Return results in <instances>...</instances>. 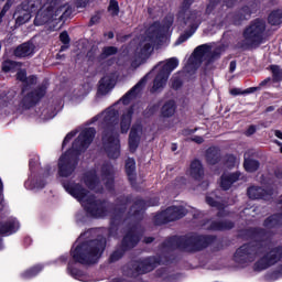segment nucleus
I'll use <instances>...</instances> for the list:
<instances>
[{
  "mask_svg": "<svg viewBox=\"0 0 282 282\" xmlns=\"http://www.w3.org/2000/svg\"><path fill=\"white\" fill-rule=\"evenodd\" d=\"M147 85V78L141 79L131 90H129L118 102L106 109L93 119L102 131V144L106 153L112 160L120 158V140L118 139V116L120 118L121 133H127L131 129V118L142 111V104H134L127 109V105L142 91Z\"/></svg>",
  "mask_w": 282,
  "mask_h": 282,
  "instance_id": "f257e3e1",
  "label": "nucleus"
},
{
  "mask_svg": "<svg viewBox=\"0 0 282 282\" xmlns=\"http://www.w3.org/2000/svg\"><path fill=\"white\" fill-rule=\"evenodd\" d=\"M171 25H173V17L169 15L163 23L155 22L147 30L145 34L140 37V42L134 51L132 67H139L153 54L154 48L159 50V47L169 43Z\"/></svg>",
  "mask_w": 282,
  "mask_h": 282,
  "instance_id": "f03ea898",
  "label": "nucleus"
},
{
  "mask_svg": "<svg viewBox=\"0 0 282 282\" xmlns=\"http://www.w3.org/2000/svg\"><path fill=\"white\" fill-rule=\"evenodd\" d=\"M94 230H88L79 236L72 250V257L77 263H96L105 250V239L91 240Z\"/></svg>",
  "mask_w": 282,
  "mask_h": 282,
  "instance_id": "7ed1b4c3",
  "label": "nucleus"
},
{
  "mask_svg": "<svg viewBox=\"0 0 282 282\" xmlns=\"http://www.w3.org/2000/svg\"><path fill=\"white\" fill-rule=\"evenodd\" d=\"M96 129L87 128L83 130L78 138L74 141L73 148L64 153L58 160V175L61 177H69L76 169V158L94 142Z\"/></svg>",
  "mask_w": 282,
  "mask_h": 282,
  "instance_id": "20e7f679",
  "label": "nucleus"
},
{
  "mask_svg": "<svg viewBox=\"0 0 282 282\" xmlns=\"http://www.w3.org/2000/svg\"><path fill=\"white\" fill-rule=\"evenodd\" d=\"M64 188L79 202L85 208L86 213L90 215V217H96L97 219L100 217H106L107 207H105V203L97 200L94 195L89 194L83 186L78 183H64Z\"/></svg>",
  "mask_w": 282,
  "mask_h": 282,
  "instance_id": "39448f33",
  "label": "nucleus"
},
{
  "mask_svg": "<svg viewBox=\"0 0 282 282\" xmlns=\"http://www.w3.org/2000/svg\"><path fill=\"white\" fill-rule=\"evenodd\" d=\"M194 1H183V9L178 13L177 21L181 28H186L187 32L178 37L175 45H182V43L188 41L195 34V30L199 28V23H202V13L187 9Z\"/></svg>",
  "mask_w": 282,
  "mask_h": 282,
  "instance_id": "423d86ee",
  "label": "nucleus"
},
{
  "mask_svg": "<svg viewBox=\"0 0 282 282\" xmlns=\"http://www.w3.org/2000/svg\"><path fill=\"white\" fill-rule=\"evenodd\" d=\"M100 180L108 191L111 189V186H113V167L109 163L99 165L97 170L84 175V183L91 191H100Z\"/></svg>",
  "mask_w": 282,
  "mask_h": 282,
  "instance_id": "0eeeda50",
  "label": "nucleus"
},
{
  "mask_svg": "<svg viewBox=\"0 0 282 282\" xmlns=\"http://www.w3.org/2000/svg\"><path fill=\"white\" fill-rule=\"evenodd\" d=\"M180 65V61L175 57H171L165 62H160L151 72V74H155L153 86L151 91L153 94L158 91H162L164 87H166V83L169 80V76H171V72H173Z\"/></svg>",
  "mask_w": 282,
  "mask_h": 282,
  "instance_id": "6e6552de",
  "label": "nucleus"
},
{
  "mask_svg": "<svg viewBox=\"0 0 282 282\" xmlns=\"http://www.w3.org/2000/svg\"><path fill=\"white\" fill-rule=\"evenodd\" d=\"M219 56V52L215 53V47L209 45H200L195 48L193 55L189 57L187 62L186 69H197L202 63L205 65H208V63H212V61H215Z\"/></svg>",
  "mask_w": 282,
  "mask_h": 282,
  "instance_id": "1a4fd4ad",
  "label": "nucleus"
},
{
  "mask_svg": "<svg viewBox=\"0 0 282 282\" xmlns=\"http://www.w3.org/2000/svg\"><path fill=\"white\" fill-rule=\"evenodd\" d=\"M69 10L68 6L55 4L54 7L42 8L34 20L35 25H45L50 21H56L57 19H63V14Z\"/></svg>",
  "mask_w": 282,
  "mask_h": 282,
  "instance_id": "9d476101",
  "label": "nucleus"
},
{
  "mask_svg": "<svg viewBox=\"0 0 282 282\" xmlns=\"http://www.w3.org/2000/svg\"><path fill=\"white\" fill-rule=\"evenodd\" d=\"M155 258H148L142 261L132 262L123 267V276L127 279H133L138 276V274H147V272H151L155 265H158Z\"/></svg>",
  "mask_w": 282,
  "mask_h": 282,
  "instance_id": "9b49d317",
  "label": "nucleus"
},
{
  "mask_svg": "<svg viewBox=\"0 0 282 282\" xmlns=\"http://www.w3.org/2000/svg\"><path fill=\"white\" fill-rule=\"evenodd\" d=\"M265 32V21L254 20L245 30L243 37L246 45H259L263 41V33Z\"/></svg>",
  "mask_w": 282,
  "mask_h": 282,
  "instance_id": "f8f14e48",
  "label": "nucleus"
},
{
  "mask_svg": "<svg viewBox=\"0 0 282 282\" xmlns=\"http://www.w3.org/2000/svg\"><path fill=\"white\" fill-rule=\"evenodd\" d=\"M41 2L39 0L24 1L22 4L17 7V10L13 14L17 25H24L32 19V12L39 10Z\"/></svg>",
  "mask_w": 282,
  "mask_h": 282,
  "instance_id": "ddd939ff",
  "label": "nucleus"
},
{
  "mask_svg": "<svg viewBox=\"0 0 282 282\" xmlns=\"http://www.w3.org/2000/svg\"><path fill=\"white\" fill-rule=\"evenodd\" d=\"M259 254V247L254 245H243L238 248L234 254V261L241 268H246L257 259Z\"/></svg>",
  "mask_w": 282,
  "mask_h": 282,
  "instance_id": "4468645a",
  "label": "nucleus"
},
{
  "mask_svg": "<svg viewBox=\"0 0 282 282\" xmlns=\"http://www.w3.org/2000/svg\"><path fill=\"white\" fill-rule=\"evenodd\" d=\"M186 208L180 206L169 207L165 212L156 215V224H166L169 221H175V219H182L186 215Z\"/></svg>",
  "mask_w": 282,
  "mask_h": 282,
  "instance_id": "2eb2a0df",
  "label": "nucleus"
},
{
  "mask_svg": "<svg viewBox=\"0 0 282 282\" xmlns=\"http://www.w3.org/2000/svg\"><path fill=\"white\" fill-rule=\"evenodd\" d=\"M52 173H54V170H52V166H47L45 174L31 175L24 183L25 188L29 191H41V188H45L47 177H50Z\"/></svg>",
  "mask_w": 282,
  "mask_h": 282,
  "instance_id": "dca6fc26",
  "label": "nucleus"
},
{
  "mask_svg": "<svg viewBox=\"0 0 282 282\" xmlns=\"http://www.w3.org/2000/svg\"><path fill=\"white\" fill-rule=\"evenodd\" d=\"M281 257L282 249H273L269 254L258 260L253 268L258 272H261V270H267V268H270V265H274V263H276Z\"/></svg>",
  "mask_w": 282,
  "mask_h": 282,
  "instance_id": "f3484780",
  "label": "nucleus"
},
{
  "mask_svg": "<svg viewBox=\"0 0 282 282\" xmlns=\"http://www.w3.org/2000/svg\"><path fill=\"white\" fill-rule=\"evenodd\" d=\"M21 225L19 220L12 217H3L0 220V235H12V232H17ZM3 249V242L0 238V250Z\"/></svg>",
  "mask_w": 282,
  "mask_h": 282,
  "instance_id": "a211bd4d",
  "label": "nucleus"
},
{
  "mask_svg": "<svg viewBox=\"0 0 282 282\" xmlns=\"http://www.w3.org/2000/svg\"><path fill=\"white\" fill-rule=\"evenodd\" d=\"M187 174L195 182H202L204 180V165H202V161H192Z\"/></svg>",
  "mask_w": 282,
  "mask_h": 282,
  "instance_id": "6ab92c4d",
  "label": "nucleus"
},
{
  "mask_svg": "<svg viewBox=\"0 0 282 282\" xmlns=\"http://www.w3.org/2000/svg\"><path fill=\"white\" fill-rule=\"evenodd\" d=\"M140 138H142V124H133L129 137L130 151H135V149H138V144H140Z\"/></svg>",
  "mask_w": 282,
  "mask_h": 282,
  "instance_id": "aec40b11",
  "label": "nucleus"
},
{
  "mask_svg": "<svg viewBox=\"0 0 282 282\" xmlns=\"http://www.w3.org/2000/svg\"><path fill=\"white\" fill-rule=\"evenodd\" d=\"M45 96V88H40L35 93H32L28 97L23 99V101L20 104V107L22 109H30L40 98H43Z\"/></svg>",
  "mask_w": 282,
  "mask_h": 282,
  "instance_id": "412c9836",
  "label": "nucleus"
},
{
  "mask_svg": "<svg viewBox=\"0 0 282 282\" xmlns=\"http://www.w3.org/2000/svg\"><path fill=\"white\" fill-rule=\"evenodd\" d=\"M271 195V192H267L261 187L252 186L248 189V196L250 199H270Z\"/></svg>",
  "mask_w": 282,
  "mask_h": 282,
  "instance_id": "4be33fe9",
  "label": "nucleus"
},
{
  "mask_svg": "<svg viewBox=\"0 0 282 282\" xmlns=\"http://www.w3.org/2000/svg\"><path fill=\"white\" fill-rule=\"evenodd\" d=\"M239 181V173H225L223 174L221 178H220V186L221 188H224V191H228V188H230V186H232L235 184V182Z\"/></svg>",
  "mask_w": 282,
  "mask_h": 282,
  "instance_id": "5701e85b",
  "label": "nucleus"
},
{
  "mask_svg": "<svg viewBox=\"0 0 282 282\" xmlns=\"http://www.w3.org/2000/svg\"><path fill=\"white\" fill-rule=\"evenodd\" d=\"M31 54H34V44L32 43H24L18 46L14 51V55L19 56L20 58L31 56Z\"/></svg>",
  "mask_w": 282,
  "mask_h": 282,
  "instance_id": "b1692460",
  "label": "nucleus"
},
{
  "mask_svg": "<svg viewBox=\"0 0 282 282\" xmlns=\"http://www.w3.org/2000/svg\"><path fill=\"white\" fill-rule=\"evenodd\" d=\"M113 89V80L111 77L106 76L99 82L98 94L105 96V94H109Z\"/></svg>",
  "mask_w": 282,
  "mask_h": 282,
  "instance_id": "393cba45",
  "label": "nucleus"
},
{
  "mask_svg": "<svg viewBox=\"0 0 282 282\" xmlns=\"http://www.w3.org/2000/svg\"><path fill=\"white\" fill-rule=\"evenodd\" d=\"M175 109H176L175 101L171 100L165 102L161 108L162 118H171L175 116Z\"/></svg>",
  "mask_w": 282,
  "mask_h": 282,
  "instance_id": "a878e982",
  "label": "nucleus"
},
{
  "mask_svg": "<svg viewBox=\"0 0 282 282\" xmlns=\"http://www.w3.org/2000/svg\"><path fill=\"white\" fill-rule=\"evenodd\" d=\"M68 272L73 279H76L77 281H83V282H89V275H87L85 272L74 268L72 269L68 267Z\"/></svg>",
  "mask_w": 282,
  "mask_h": 282,
  "instance_id": "bb28decb",
  "label": "nucleus"
},
{
  "mask_svg": "<svg viewBox=\"0 0 282 282\" xmlns=\"http://www.w3.org/2000/svg\"><path fill=\"white\" fill-rule=\"evenodd\" d=\"M126 172L130 182H133L135 180V160L128 159L126 161Z\"/></svg>",
  "mask_w": 282,
  "mask_h": 282,
  "instance_id": "cd10ccee",
  "label": "nucleus"
},
{
  "mask_svg": "<svg viewBox=\"0 0 282 282\" xmlns=\"http://www.w3.org/2000/svg\"><path fill=\"white\" fill-rule=\"evenodd\" d=\"M138 241H140V238L133 234H129L123 238V248H133Z\"/></svg>",
  "mask_w": 282,
  "mask_h": 282,
  "instance_id": "c85d7f7f",
  "label": "nucleus"
},
{
  "mask_svg": "<svg viewBox=\"0 0 282 282\" xmlns=\"http://www.w3.org/2000/svg\"><path fill=\"white\" fill-rule=\"evenodd\" d=\"M207 162L208 164H217L219 162V152H217V149L210 148L207 150Z\"/></svg>",
  "mask_w": 282,
  "mask_h": 282,
  "instance_id": "c756f323",
  "label": "nucleus"
},
{
  "mask_svg": "<svg viewBox=\"0 0 282 282\" xmlns=\"http://www.w3.org/2000/svg\"><path fill=\"white\" fill-rule=\"evenodd\" d=\"M43 270V265H36L32 269H29L22 273V279H33V276H36L39 272Z\"/></svg>",
  "mask_w": 282,
  "mask_h": 282,
  "instance_id": "7c9ffc66",
  "label": "nucleus"
},
{
  "mask_svg": "<svg viewBox=\"0 0 282 282\" xmlns=\"http://www.w3.org/2000/svg\"><path fill=\"white\" fill-rule=\"evenodd\" d=\"M269 23L271 25H281V23H282V11H273L269 15Z\"/></svg>",
  "mask_w": 282,
  "mask_h": 282,
  "instance_id": "2f4dec72",
  "label": "nucleus"
},
{
  "mask_svg": "<svg viewBox=\"0 0 282 282\" xmlns=\"http://www.w3.org/2000/svg\"><path fill=\"white\" fill-rule=\"evenodd\" d=\"M243 166L248 173H254V171L259 170V163L254 160L245 159Z\"/></svg>",
  "mask_w": 282,
  "mask_h": 282,
  "instance_id": "473e14b6",
  "label": "nucleus"
},
{
  "mask_svg": "<svg viewBox=\"0 0 282 282\" xmlns=\"http://www.w3.org/2000/svg\"><path fill=\"white\" fill-rule=\"evenodd\" d=\"M270 69H271L273 83H281V80H282V69H281V67H279L276 65H271Z\"/></svg>",
  "mask_w": 282,
  "mask_h": 282,
  "instance_id": "72a5a7b5",
  "label": "nucleus"
},
{
  "mask_svg": "<svg viewBox=\"0 0 282 282\" xmlns=\"http://www.w3.org/2000/svg\"><path fill=\"white\" fill-rule=\"evenodd\" d=\"M197 243H199V240L195 238H189L185 241L183 248L189 251L202 250V248L197 247Z\"/></svg>",
  "mask_w": 282,
  "mask_h": 282,
  "instance_id": "f704fd0d",
  "label": "nucleus"
},
{
  "mask_svg": "<svg viewBox=\"0 0 282 282\" xmlns=\"http://www.w3.org/2000/svg\"><path fill=\"white\" fill-rule=\"evenodd\" d=\"M237 19L239 20H243V19H250V7H243L238 14L236 15V20L235 23H239L237 21Z\"/></svg>",
  "mask_w": 282,
  "mask_h": 282,
  "instance_id": "c9c22d12",
  "label": "nucleus"
},
{
  "mask_svg": "<svg viewBox=\"0 0 282 282\" xmlns=\"http://www.w3.org/2000/svg\"><path fill=\"white\" fill-rule=\"evenodd\" d=\"M108 11L112 17H118L120 8L118 7V1L111 0L108 7Z\"/></svg>",
  "mask_w": 282,
  "mask_h": 282,
  "instance_id": "e433bc0d",
  "label": "nucleus"
},
{
  "mask_svg": "<svg viewBox=\"0 0 282 282\" xmlns=\"http://www.w3.org/2000/svg\"><path fill=\"white\" fill-rule=\"evenodd\" d=\"M230 228H232V223H227V224L214 223L212 225V230H228Z\"/></svg>",
  "mask_w": 282,
  "mask_h": 282,
  "instance_id": "4c0bfd02",
  "label": "nucleus"
},
{
  "mask_svg": "<svg viewBox=\"0 0 282 282\" xmlns=\"http://www.w3.org/2000/svg\"><path fill=\"white\" fill-rule=\"evenodd\" d=\"M213 10H221V2H216V0H209V4L206 9L207 14H210Z\"/></svg>",
  "mask_w": 282,
  "mask_h": 282,
  "instance_id": "58836bf2",
  "label": "nucleus"
},
{
  "mask_svg": "<svg viewBox=\"0 0 282 282\" xmlns=\"http://www.w3.org/2000/svg\"><path fill=\"white\" fill-rule=\"evenodd\" d=\"M118 52V48L115 46H107L102 50L101 58H108V56H113Z\"/></svg>",
  "mask_w": 282,
  "mask_h": 282,
  "instance_id": "ea45409f",
  "label": "nucleus"
},
{
  "mask_svg": "<svg viewBox=\"0 0 282 282\" xmlns=\"http://www.w3.org/2000/svg\"><path fill=\"white\" fill-rule=\"evenodd\" d=\"M17 3V0H7L6 4L1 10V17H6L7 12Z\"/></svg>",
  "mask_w": 282,
  "mask_h": 282,
  "instance_id": "a19ab883",
  "label": "nucleus"
},
{
  "mask_svg": "<svg viewBox=\"0 0 282 282\" xmlns=\"http://www.w3.org/2000/svg\"><path fill=\"white\" fill-rule=\"evenodd\" d=\"M56 116L55 111L50 112L48 109H44L43 112L41 113L42 120H52Z\"/></svg>",
  "mask_w": 282,
  "mask_h": 282,
  "instance_id": "79ce46f5",
  "label": "nucleus"
},
{
  "mask_svg": "<svg viewBox=\"0 0 282 282\" xmlns=\"http://www.w3.org/2000/svg\"><path fill=\"white\" fill-rule=\"evenodd\" d=\"M15 65H17V63H14L12 61H6L4 63H2V69L4 72H12V69H14Z\"/></svg>",
  "mask_w": 282,
  "mask_h": 282,
  "instance_id": "37998d69",
  "label": "nucleus"
},
{
  "mask_svg": "<svg viewBox=\"0 0 282 282\" xmlns=\"http://www.w3.org/2000/svg\"><path fill=\"white\" fill-rule=\"evenodd\" d=\"M237 164H239V159L235 158V155H229L226 165L231 169V166H237Z\"/></svg>",
  "mask_w": 282,
  "mask_h": 282,
  "instance_id": "c03bdc74",
  "label": "nucleus"
},
{
  "mask_svg": "<svg viewBox=\"0 0 282 282\" xmlns=\"http://www.w3.org/2000/svg\"><path fill=\"white\" fill-rule=\"evenodd\" d=\"M122 254H124L123 250H117L111 254L110 260L118 261L119 259H122Z\"/></svg>",
  "mask_w": 282,
  "mask_h": 282,
  "instance_id": "a18cd8bd",
  "label": "nucleus"
},
{
  "mask_svg": "<svg viewBox=\"0 0 282 282\" xmlns=\"http://www.w3.org/2000/svg\"><path fill=\"white\" fill-rule=\"evenodd\" d=\"M3 107H9V109H17L19 107V101L17 99H11L3 104Z\"/></svg>",
  "mask_w": 282,
  "mask_h": 282,
  "instance_id": "49530a36",
  "label": "nucleus"
},
{
  "mask_svg": "<svg viewBox=\"0 0 282 282\" xmlns=\"http://www.w3.org/2000/svg\"><path fill=\"white\" fill-rule=\"evenodd\" d=\"M59 41H62L64 45H69V34H67V32L61 33Z\"/></svg>",
  "mask_w": 282,
  "mask_h": 282,
  "instance_id": "de8ad7c7",
  "label": "nucleus"
},
{
  "mask_svg": "<svg viewBox=\"0 0 282 282\" xmlns=\"http://www.w3.org/2000/svg\"><path fill=\"white\" fill-rule=\"evenodd\" d=\"M18 80H22V82L28 80V74L25 73V70L18 72Z\"/></svg>",
  "mask_w": 282,
  "mask_h": 282,
  "instance_id": "09e8293b",
  "label": "nucleus"
},
{
  "mask_svg": "<svg viewBox=\"0 0 282 282\" xmlns=\"http://www.w3.org/2000/svg\"><path fill=\"white\" fill-rule=\"evenodd\" d=\"M206 202L209 206H219V203L217 200H215V198L207 196L206 197Z\"/></svg>",
  "mask_w": 282,
  "mask_h": 282,
  "instance_id": "8fccbe9b",
  "label": "nucleus"
},
{
  "mask_svg": "<svg viewBox=\"0 0 282 282\" xmlns=\"http://www.w3.org/2000/svg\"><path fill=\"white\" fill-rule=\"evenodd\" d=\"M74 135H76V132H69V133L65 137V139H64V141H63V148H65V144H67V142H69V141L72 140V138H74Z\"/></svg>",
  "mask_w": 282,
  "mask_h": 282,
  "instance_id": "3c124183",
  "label": "nucleus"
},
{
  "mask_svg": "<svg viewBox=\"0 0 282 282\" xmlns=\"http://www.w3.org/2000/svg\"><path fill=\"white\" fill-rule=\"evenodd\" d=\"M256 132H257V128L254 126H250L246 131V135H253V133Z\"/></svg>",
  "mask_w": 282,
  "mask_h": 282,
  "instance_id": "603ef678",
  "label": "nucleus"
},
{
  "mask_svg": "<svg viewBox=\"0 0 282 282\" xmlns=\"http://www.w3.org/2000/svg\"><path fill=\"white\" fill-rule=\"evenodd\" d=\"M274 219H276V216H272L265 220V226H275Z\"/></svg>",
  "mask_w": 282,
  "mask_h": 282,
  "instance_id": "864d4df0",
  "label": "nucleus"
},
{
  "mask_svg": "<svg viewBox=\"0 0 282 282\" xmlns=\"http://www.w3.org/2000/svg\"><path fill=\"white\" fill-rule=\"evenodd\" d=\"M181 85H182V80H180V79H173V82H172V87H173L174 89H177Z\"/></svg>",
  "mask_w": 282,
  "mask_h": 282,
  "instance_id": "5fc2aeb1",
  "label": "nucleus"
},
{
  "mask_svg": "<svg viewBox=\"0 0 282 282\" xmlns=\"http://www.w3.org/2000/svg\"><path fill=\"white\" fill-rule=\"evenodd\" d=\"M192 140L193 142H196V144H202V142H204V138L202 137H193Z\"/></svg>",
  "mask_w": 282,
  "mask_h": 282,
  "instance_id": "6e6d98bb",
  "label": "nucleus"
},
{
  "mask_svg": "<svg viewBox=\"0 0 282 282\" xmlns=\"http://www.w3.org/2000/svg\"><path fill=\"white\" fill-rule=\"evenodd\" d=\"M235 69H237V62L232 61L230 62V65H229V72H235Z\"/></svg>",
  "mask_w": 282,
  "mask_h": 282,
  "instance_id": "4d7b16f0",
  "label": "nucleus"
},
{
  "mask_svg": "<svg viewBox=\"0 0 282 282\" xmlns=\"http://www.w3.org/2000/svg\"><path fill=\"white\" fill-rule=\"evenodd\" d=\"M231 96H239L241 95V90L238 88H234L230 90Z\"/></svg>",
  "mask_w": 282,
  "mask_h": 282,
  "instance_id": "13d9d810",
  "label": "nucleus"
},
{
  "mask_svg": "<svg viewBox=\"0 0 282 282\" xmlns=\"http://www.w3.org/2000/svg\"><path fill=\"white\" fill-rule=\"evenodd\" d=\"M176 281H177V275H170L165 280V282H176Z\"/></svg>",
  "mask_w": 282,
  "mask_h": 282,
  "instance_id": "bf43d9fd",
  "label": "nucleus"
},
{
  "mask_svg": "<svg viewBox=\"0 0 282 282\" xmlns=\"http://www.w3.org/2000/svg\"><path fill=\"white\" fill-rule=\"evenodd\" d=\"M111 282H131V281L127 280L126 278H117V279H113Z\"/></svg>",
  "mask_w": 282,
  "mask_h": 282,
  "instance_id": "052dcab7",
  "label": "nucleus"
},
{
  "mask_svg": "<svg viewBox=\"0 0 282 282\" xmlns=\"http://www.w3.org/2000/svg\"><path fill=\"white\" fill-rule=\"evenodd\" d=\"M274 135L275 138H279L280 140H282V132L280 130H275Z\"/></svg>",
  "mask_w": 282,
  "mask_h": 282,
  "instance_id": "680f3d73",
  "label": "nucleus"
},
{
  "mask_svg": "<svg viewBox=\"0 0 282 282\" xmlns=\"http://www.w3.org/2000/svg\"><path fill=\"white\" fill-rule=\"evenodd\" d=\"M90 21H91V23H98V21H100V17L95 15V17L91 18Z\"/></svg>",
  "mask_w": 282,
  "mask_h": 282,
  "instance_id": "e2e57ef3",
  "label": "nucleus"
},
{
  "mask_svg": "<svg viewBox=\"0 0 282 282\" xmlns=\"http://www.w3.org/2000/svg\"><path fill=\"white\" fill-rule=\"evenodd\" d=\"M29 83H36V77L35 76H31L28 78Z\"/></svg>",
  "mask_w": 282,
  "mask_h": 282,
  "instance_id": "0e129e2a",
  "label": "nucleus"
},
{
  "mask_svg": "<svg viewBox=\"0 0 282 282\" xmlns=\"http://www.w3.org/2000/svg\"><path fill=\"white\" fill-rule=\"evenodd\" d=\"M268 83H270V77H268L267 79H264L263 82H261V86L263 87L264 85H268Z\"/></svg>",
  "mask_w": 282,
  "mask_h": 282,
  "instance_id": "69168bd1",
  "label": "nucleus"
},
{
  "mask_svg": "<svg viewBox=\"0 0 282 282\" xmlns=\"http://www.w3.org/2000/svg\"><path fill=\"white\" fill-rule=\"evenodd\" d=\"M257 88H249L245 91V94H252V91H256Z\"/></svg>",
  "mask_w": 282,
  "mask_h": 282,
  "instance_id": "338daca9",
  "label": "nucleus"
},
{
  "mask_svg": "<svg viewBox=\"0 0 282 282\" xmlns=\"http://www.w3.org/2000/svg\"><path fill=\"white\" fill-rule=\"evenodd\" d=\"M153 241V238H147L145 243H151Z\"/></svg>",
  "mask_w": 282,
  "mask_h": 282,
  "instance_id": "774afa93",
  "label": "nucleus"
}]
</instances>
